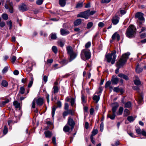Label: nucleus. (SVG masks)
Masks as SVG:
<instances>
[{
    "label": "nucleus",
    "instance_id": "1",
    "mask_svg": "<svg viewBox=\"0 0 146 146\" xmlns=\"http://www.w3.org/2000/svg\"><path fill=\"white\" fill-rule=\"evenodd\" d=\"M112 112L111 111H109L107 115V117L110 118L111 120L114 119L116 116V113L117 110L119 107V104L117 102H115L111 104Z\"/></svg>",
    "mask_w": 146,
    "mask_h": 146
},
{
    "label": "nucleus",
    "instance_id": "2",
    "mask_svg": "<svg viewBox=\"0 0 146 146\" xmlns=\"http://www.w3.org/2000/svg\"><path fill=\"white\" fill-rule=\"evenodd\" d=\"M136 29L133 25H130L127 28L126 33V36L128 38H132L135 37L136 34Z\"/></svg>",
    "mask_w": 146,
    "mask_h": 146
},
{
    "label": "nucleus",
    "instance_id": "3",
    "mask_svg": "<svg viewBox=\"0 0 146 146\" xmlns=\"http://www.w3.org/2000/svg\"><path fill=\"white\" fill-rule=\"evenodd\" d=\"M116 51L114 50L111 53L105 55V58L107 62L108 63L111 62L112 64L115 63L116 57Z\"/></svg>",
    "mask_w": 146,
    "mask_h": 146
},
{
    "label": "nucleus",
    "instance_id": "4",
    "mask_svg": "<svg viewBox=\"0 0 146 146\" xmlns=\"http://www.w3.org/2000/svg\"><path fill=\"white\" fill-rule=\"evenodd\" d=\"M143 14L140 12L137 13L135 15V17L137 19V24L139 27H142L143 23L144 22V18L143 17Z\"/></svg>",
    "mask_w": 146,
    "mask_h": 146
},
{
    "label": "nucleus",
    "instance_id": "5",
    "mask_svg": "<svg viewBox=\"0 0 146 146\" xmlns=\"http://www.w3.org/2000/svg\"><path fill=\"white\" fill-rule=\"evenodd\" d=\"M130 54V52H127L123 54L119 59V68L122 67L126 63L129 56Z\"/></svg>",
    "mask_w": 146,
    "mask_h": 146
},
{
    "label": "nucleus",
    "instance_id": "6",
    "mask_svg": "<svg viewBox=\"0 0 146 146\" xmlns=\"http://www.w3.org/2000/svg\"><path fill=\"white\" fill-rule=\"evenodd\" d=\"M80 56L82 59L84 60L89 59L91 57V53L90 50L87 49L82 50Z\"/></svg>",
    "mask_w": 146,
    "mask_h": 146
},
{
    "label": "nucleus",
    "instance_id": "7",
    "mask_svg": "<svg viewBox=\"0 0 146 146\" xmlns=\"http://www.w3.org/2000/svg\"><path fill=\"white\" fill-rule=\"evenodd\" d=\"M67 124L70 127V129L72 130L74 127L76 123L72 117H69Z\"/></svg>",
    "mask_w": 146,
    "mask_h": 146
},
{
    "label": "nucleus",
    "instance_id": "8",
    "mask_svg": "<svg viewBox=\"0 0 146 146\" xmlns=\"http://www.w3.org/2000/svg\"><path fill=\"white\" fill-rule=\"evenodd\" d=\"M36 100V103L38 106H41L44 103V99L43 98L39 97L37 99L35 98Z\"/></svg>",
    "mask_w": 146,
    "mask_h": 146
},
{
    "label": "nucleus",
    "instance_id": "9",
    "mask_svg": "<svg viewBox=\"0 0 146 146\" xmlns=\"http://www.w3.org/2000/svg\"><path fill=\"white\" fill-rule=\"evenodd\" d=\"M111 38L112 40H110V42L111 43L113 42V40H117L119 41V33L117 32H115L112 35Z\"/></svg>",
    "mask_w": 146,
    "mask_h": 146
},
{
    "label": "nucleus",
    "instance_id": "10",
    "mask_svg": "<svg viewBox=\"0 0 146 146\" xmlns=\"http://www.w3.org/2000/svg\"><path fill=\"white\" fill-rule=\"evenodd\" d=\"M111 82L112 84H117L119 82V79L116 75H113L111 79Z\"/></svg>",
    "mask_w": 146,
    "mask_h": 146
},
{
    "label": "nucleus",
    "instance_id": "11",
    "mask_svg": "<svg viewBox=\"0 0 146 146\" xmlns=\"http://www.w3.org/2000/svg\"><path fill=\"white\" fill-rule=\"evenodd\" d=\"M60 32V34L62 36L66 35L70 33L68 30L64 29H61Z\"/></svg>",
    "mask_w": 146,
    "mask_h": 146
},
{
    "label": "nucleus",
    "instance_id": "12",
    "mask_svg": "<svg viewBox=\"0 0 146 146\" xmlns=\"http://www.w3.org/2000/svg\"><path fill=\"white\" fill-rule=\"evenodd\" d=\"M6 3L5 5V7L6 9H9L8 5H9L10 7H13V3L12 2L10 1V0H7Z\"/></svg>",
    "mask_w": 146,
    "mask_h": 146
},
{
    "label": "nucleus",
    "instance_id": "13",
    "mask_svg": "<svg viewBox=\"0 0 146 146\" xmlns=\"http://www.w3.org/2000/svg\"><path fill=\"white\" fill-rule=\"evenodd\" d=\"M119 21V17L117 15L113 17L112 19V23L114 25H116Z\"/></svg>",
    "mask_w": 146,
    "mask_h": 146
},
{
    "label": "nucleus",
    "instance_id": "14",
    "mask_svg": "<svg viewBox=\"0 0 146 146\" xmlns=\"http://www.w3.org/2000/svg\"><path fill=\"white\" fill-rule=\"evenodd\" d=\"M66 48L67 53L68 55H69L74 52V51L72 48L70 46H67Z\"/></svg>",
    "mask_w": 146,
    "mask_h": 146
},
{
    "label": "nucleus",
    "instance_id": "15",
    "mask_svg": "<svg viewBox=\"0 0 146 146\" xmlns=\"http://www.w3.org/2000/svg\"><path fill=\"white\" fill-rule=\"evenodd\" d=\"M69 55L70 56L69 61L70 62L76 57L77 56V54L75 52H74Z\"/></svg>",
    "mask_w": 146,
    "mask_h": 146
},
{
    "label": "nucleus",
    "instance_id": "16",
    "mask_svg": "<svg viewBox=\"0 0 146 146\" xmlns=\"http://www.w3.org/2000/svg\"><path fill=\"white\" fill-rule=\"evenodd\" d=\"M19 8L20 11L23 12L26 11L27 10L26 5L24 4H22L19 6Z\"/></svg>",
    "mask_w": 146,
    "mask_h": 146
},
{
    "label": "nucleus",
    "instance_id": "17",
    "mask_svg": "<svg viewBox=\"0 0 146 146\" xmlns=\"http://www.w3.org/2000/svg\"><path fill=\"white\" fill-rule=\"evenodd\" d=\"M96 94L93 96L92 98V99L94 101H95L96 103H97L98 101L100 99V96L99 95H96Z\"/></svg>",
    "mask_w": 146,
    "mask_h": 146
},
{
    "label": "nucleus",
    "instance_id": "18",
    "mask_svg": "<svg viewBox=\"0 0 146 146\" xmlns=\"http://www.w3.org/2000/svg\"><path fill=\"white\" fill-rule=\"evenodd\" d=\"M60 88L58 86H54L53 88V92L54 94L57 93L59 92Z\"/></svg>",
    "mask_w": 146,
    "mask_h": 146
},
{
    "label": "nucleus",
    "instance_id": "19",
    "mask_svg": "<svg viewBox=\"0 0 146 146\" xmlns=\"http://www.w3.org/2000/svg\"><path fill=\"white\" fill-rule=\"evenodd\" d=\"M9 100L8 99H7L5 101L0 102V107H3L5 105L9 102Z\"/></svg>",
    "mask_w": 146,
    "mask_h": 146
},
{
    "label": "nucleus",
    "instance_id": "20",
    "mask_svg": "<svg viewBox=\"0 0 146 146\" xmlns=\"http://www.w3.org/2000/svg\"><path fill=\"white\" fill-rule=\"evenodd\" d=\"M103 90V88L101 86H100L97 91L95 93V94H97L100 96L101 93Z\"/></svg>",
    "mask_w": 146,
    "mask_h": 146
},
{
    "label": "nucleus",
    "instance_id": "21",
    "mask_svg": "<svg viewBox=\"0 0 146 146\" xmlns=\"http://www.w3.org/2000/svg\"><path fill=\"white\" fill-rule=\"evenodd\" d=\"M81 23L82 19H78L74 21V24L75 26H77L80 25Z\"/></svg>",
    "mask_w": 146,
    "mask_h": 146
},
{
    "label": "nucleus",
    "instance_id": "22",
    "mask_svg": "<svg viewBox=\"0 0 146 146\" xmlns=\"http://www.w3.org/2000/svg\"><path fill=\"white\" fill-rule=\"evenodd\" d=\"M45 137H46L50 138L52 136V133L51 132L49 131H45L44 133Z\"/></svg>",
    "mask_w": 146,
    "mask_h": 146
},
{
    "label": "nucleus",
    "instance_id": "23",
    "mask_svg": "<svg viewBox=\"0 0 146 146\" xmlns=\"http://www.w3.org/2000/svg\"><path fill=\"white\" fill-rule=\"evenodd\" d=\"M67 124H66L63 127V130L65 132H68L70 129V128Z\"/></svg>",
    "mask_w": 146,
    "mask_h": 146
},
{
    "label": "nucleus",
    "instance_id": "24",
    "mask_svg": "<svg viewBox=\"0 0 146 146\" xmlns=\"http://www.w3.org/2000/svg\"><path fill=\"white\" fill-rule=\"evenodd\" d=\"M66 0H59V4L61 7H64L66 3Z\"/></svg>",
    "mask_w": 146,
    "mask_h": 146
},
{
    "label": "nucleus",
    "instance_id": "25",
    "mask_svg": "<svg viewBox=\"0 0 146 146\" xmlns=\"http://www.w3.org/2000/svg\"><path fill=\"white\" fill-rule=\"evenodd\" d=\"M59 62L62 66H64L66 64H67L68 63V61L67 60H66V59H63L62 60L60 61Z\"/></svg>",
    "mask_w": 146,
    "mask_h": 146
},
{
    "label": "nucleus",
    "instance_id": "26",
    "mask_svg": "<svg viewBox=\"0 0 146 146\" xmlns=\"http://www.w3.org/2000/svg\"><path fill=\"white\" fill-rule=\"evenodd\" d=\"M84 12H81L77 15V17L83 18L86 19V16H85Z\"/></svg>",
    "mask_w": 146,
    "mask_h": 146
},
{
    "label": "nucleus",
    "instance_id": "27",
    "mask_svg": "<svg viewBox=\"0 0 146 146\" xmlns=\"http://www.w3.org/2000/svg\"><path fill=\"white\" fill-rule=\"evenodd\" d=\"M8 85V82L5 80H3L1 83V85L4 87H7Z\"/></svg>",
    "mask_w": 146,
    "mask_h": 146
},
{
    "label": "nucleus",
    "instance_id": "28",
    "mask_svg": "<svg viewBox=\"0 0 146 146\" xmlns=\"http://www.w3.org/2000/svg\"><path fill=\"white\" fill-rule=\"evenodd\" d=\"M50 36L51 40H55L57 38L56 34L55 33H52Z\"/></svg>",
    "mask_w": 146,
    "mask_h": 146
},
{
    "label": "nucleus",
    "instance_id": "29",
    "mask_svg": "<svg viewBox=\"0 0 146 146\" xmlns=\"http://www.w3.org/2000/svg\"><path fill=\"white\" fill-rule=\"evenodd\" d=\"M119 77L123 78L126 80H129V78L128 76L123 74H119Z\"/></svg>",
    "mask_w": 146,
    "mask_h": 146
},
{
    "label": "nucleus",
    "instance_id": "30",
    "mask_svg": "<svg viewBox=\"0 0 146 146\" xmlns=\"http://www.w3.org/2000/svg\"><path fill=\"white\" fill-rule=\"evenodd\" d=\"M85 13V15L86 16V19H87L88 18V17L90 16V9L87 10L86 11H84Z\"/></svg>",
    "mask_w": 146,
    "mask_h": 146
},
{
    "label": "nucleus",
    "instance_id": "31",
    "mask_svg": "<svg viewBox=\"0 0 146 146\" xmlns=\"http://www.w3.org/2000/svg\"><path fill=\"white\" fill-rule=\"evenodd\" d=\"M13 104L15 106V108H19L20 107V104L17 101H15L13 102Z\"/></svg>",
    "mask_w": 146,
    "mask_h": 146
},
{
    "label": "nucleus",
    "instance_id": "32",
    "mask_svg": "<svg viewBox=\"0 0 146 146\" xmlns=\"http://www.w3.org/2000/svg\"><path fill=\"white\" fill-rule=\"evenodd\" d=\"M82 101V104H84L86 103V101L85 100V97L84 95L83 94H81V96Z\"/></svg>",
    "mask_w": 146,
    "mask_h": 146
},
{
    "label": "nucleus",
    "instance_id": "33",
    "mask_svg": "<svg viewBox=\"0 0 146 146\" xmlns=\"http://www.w3.org/2000/svg\"><path fill=\"white\" fill-rule=\"evenodd\" d=\"M52 50L55 54H56L57 53L58 49L56 46H53L52 47Z\"/></svg>",
    "mask_w": 146,
    "mask_h": 146
},
{
    "label": "nucleus",
    "instance_id": "34",
    "mask_svg": "<svg viewBox=\"0 0 146 146\" xmlns=\"http://www.w3.org/2000/svg\"><path fill=\"white\" fill-rule=\"evenodd\" d=\"M135 70L137 73H139L142 71L143 69L142 68H139L137 66Z\"/></svg>",
    "mask_w": 146,
    "mask_h": 146
},
{
    "label": "nucleus",
    "instance_id": "35",
    "mask_svg": "<svg viewBox=\"0 0 146 146\" xmlns=\"http://www.w3.org/2000/svg\"><path fill=\"white\" fill-rule=\"evenodd\" d=\"M31 80L29 82L28 85V88H30L32 86L33 81V77L31 78Z\"/></svg>",
    "mask_w": 146,
    "mask_h": 146
},
{
    "label": "nucleus",
    "instance_id": "36",
    "mask_svg": "<svg viewBox=\"0 0 146 146\" xmlns=\"http://www.w3.org/2000/svg\"><path fill=\"white\" fill-rule=\"evenodd\" d=\"M98 133V130L97 129H94L92 131V134L91 136H94Z\"/></svg>",
    "mask_w": 146,
    "mask_h": 146
},
{
    "label": "nucleus",
    "instance_id": "37",
    "mask_svg": "<svg viewBox=\"0 0 146 146\" xmlns=\"http://www.w3.org/2000/svg\"><path fill=\"white\" fill-rule=\"evenodd\" d=\"M2 17L5 20H7L8 18V15L5 13L3 14L2 15Z\"/></svg>",
    "mask_w": 146,
    "mask_h": 146
},
{
    "label": "nucleus",
    "instance_id": "38",
    "mask_svg": "<svg viewBox=\"0 0 146 146\" xmlns=\"http://www.w3.org/2000/svg\"><path fill=\"white\" fill-rule=\"evenodd\" d=\"M134 83L136 85H139L141 84V82L139 79H137L134 80Z\"/></svg>",
    "mask_w": 146,
    "mask_h": 146
},
{
    "label": "nucleus",
    "instance_id": "39",
    "mask_svg": "<svg viewBox=\"0 0 146 146\" xmlns=\"http://www.w3.org/2000/svg\"><path fill=\"white\" fill-rule=\"evenodd\" d=\"M111 84V81L110 80L108 81H107L105 85V88H107L108 87H109L110 86Z\"/></svg>",
    "mask_w": 146,
    "mask_h": 146
},
{
    "label": "nucleus",
    "instance_id": "40",
    "mask_svg": "<svg viewBox=\"0 0 146 146\" xmlns=\"http://www.w3.org/2000/svg\"><path fill=\"white\" fill-rule=\"evenodd\" d=\"M25 92V89L23 87H20V90H19V93L21 94H23Z\"/></svg>",
    "mask_w": 146,
    "mask_h": 146
},
{
    "label": "nucleus",
    "instance_id": "41",
    "mask_svg": "<svg viewBox=\"0 0 146 146\" xmlns=\"http://www.w3.org/2000/svg\"><path fill=\"white\" fill-rule=\"evenodd\" d=\"M57 107H56L55 106H53L52 109V117H53L55 114V112L56 110V108Z\"/></svg>",
    "mask_w": 146,
    "mask_h": 146
},
{
    "label": "nucleus",
    "instance_id": "42",
    "mask_svg": "<svg viewBox=\"0 0 146 146\" xmlns=\"http://www.w3.org/2000/svg\"><path fill=\"white\" fill-rule=\"evenodd\" d=\"M93 25V23L92 22H89L87 25V29H89Z\"/></svg>",
    "mask_w": 146,
    "mask_h": 146
},
{
    "label": "nucleus",
    "instance_id": "43",
    "mask_svg": "<svg viewBox=\"0 0 146 146\" xmlns=\"http://www.w3.org/2000/svg\"><path fill=\"white\" fill-rule=\"evenodd\" d=\"M127 119L130 122H131L134 121V119L132 116H129L127 117Z\"/></svg>",
    "mask_w": 146,
    "mask_h": 146
},
{
    "label": "nucleus",
    "instance_id": "44",
    "mask_svg": "<svg viewBox=\"0 0 146 146\" xmlns=\"http://www.w3.org/2000/svg\"><path fill=\"white\" fill-rule=\"evenodd\" d=\"M131 103L130 102H128L125 104V107L128 108H130L131 106Z\"/></svg>",
    "mask_w": 146,
    "mask_h": 146
},
{
    "label": "nucleus",
    "instance_id": "45",
    "mask_svg": "<svg viewBox=\"0 0 146 146\" xmlns=\"http://www.w3.org/2000/svg\"><path fill=\"white\" fill-rule=\"evenodd\" d=\"M8 132V128L6 126H5L4 127V129L3 130V133L4 135H6Z\"/></svg>",
    "mask_w": 146,
    "mask_h": 146
},
{
    "label": "nucleus",
    "instance_id": "46",
    "mask_svg": "<svg viewBox=\"0 0 146 146\" xmlns=\"http://www.w3.org/2000/svg\"><path fill=\"white\" fill-rule=\"evenodd\" d=\"M129 114V110L127 109H125L124 112V116H127Z\"/></svg>",
    "mask_w": 146,
    "mask_h": 146
},
{
    "label": "nucleus",
    "instance_id": "47",
    "mask_svg": "<svg viewBox=\"0 0 146 146\" xmlns=\"http://www.w3.org/2000/svg\"><path fill=\"white\" fill-rule=\"evenodd\" d=\"M75 102V99L74 98H72L70 100V103L72 106H73L74 105Z\"/></svg>",
    "mask_w": 146,
    "mask_h": 146
},
{
    "label": "nucleus",
    "instance_id": "48",
    "mask_svg": "<svg viewBox=\"0 0 146 146\" xmlns=\"http://www.w3.org/2000/svg\"><path fill=\"white\" fill-rule=\"evenodd\" d=\"M68 114H70L72 115H74V111L72 110H68Z\"/></svg>",
    "mask_w": 146,
    "mask_h": 146
},
{
    "label": "nucleus",
    "instance_id": "49",
    "mask_svg": "<svg viewBox=\"0 0 146 146\" xmlns=\"http://www.w3.org/2000/svg\"><path fill=\"white\" fill-rule=\"evenodd\" d=\"M120 13L122 15L125 14L126 13V11L125 10V9H122L121 8L120 9Z\"/></svg>",
    "mask_w": 146,
    "mask_h": 146
},
{
    "label": "nucleus",
    "instance_id": "50",
    "mask_svg": "<svg viewBox=\"0 0 146 146\" xmlns=\"http://www.w3.org/2000/svg\"><path fill=\"white\" fill-rule=\"evenodd\" d=\"M7 25H9V29L11 30L12 28V23L11 21H10L9 22L7 23Z\"/></svg>",
    "mask_w": 146,
    "mask_h": 146
},
{
    "label": "nucleus",
    "instance_id": "51",
    "mask_svg": "<svg viewBox=\"0 0 146 146\" xmlns=\"http://www.w3.org/2000/svg\"><path fill=\"white\" fill-rule=\"evenodd\" d=\"M43 1V0H37L36 3L38 5H40L42 3Z\"/></svg>",
    "mask_w": 146,
    "mask_h": 146
},
{
    "label": "nucleus",
    "instance_id": "52",
    "mask_svg": "<svg viewBox=\"0 0 146 146\" xmlns=\"http://www.w3.org/2000/svg\"><path fill=\"white\" fill-rule=\"evenodd\" d=\"M83 3H77L76 6V8H81L83 6Z\"/></svg>",
    "mask_w": 146,
    "mask_h": 146
},
{
    "label": "nucleus",
    "instance_id": "53",
    "mask_svg": "<svg viewBox=\"0 0 146 146\" xmlns=\"http://www.w3.org/2000/svg\"><path fill=\"white\" fill-rule=\"evenodd\" d=\"M91 43L90 42H88L86 43L85 45V47L86 49L88 48L90 46Z\"/></svg>",
    "mask_w": 146,
    "mask_h": 146
},
{
    "label": "nucleus",
    "instance_id": "54",
    "mask_svg": "<svg viewBox=\"0 0 146 146\" xmlns=\"http://www.w3.org/2000/svg\"><path fill=\"white\" fill-rule=\"evenodd\" d=\"M36 102V100L34 99L33 100L32 103V107L33 108H35V103Z\"/></svg>",
    "mask_w": 146,
    "mask_h": 146
},
{
    "label": "nucleus",
    "instance_id": "55",
    "mask_svg": "<svg viewBox=\"0 0 146 146\" xmlns=\"http://www.w3.org/2000/svg\"><path fill=\"white\" fill-rule=\"evenodd\" d=\"M8 69V66H5V67L3 69V70L2 72L3 73H5L6 72Z\"/></svg>",
    "mask_w": 146,
    "mask_h": 146
},
{
    "label": "nucleus",
    "instance_id": "56",
    "mask_svg": "<svg viewBox=\"0 0 146 146\" xmlns=\"http://www.w3.org/2000/svg\"><path fill=\"white\" fill-rule=\"evenodd\" d=\"M52 142L53 144L55 145H56V139L55 137H53L52 138Z\"/></svg>",
    "mask_w": 146,
    "mask_h": 146
},
{
    "label": "nucleus",
    "instance_id": "57",
    "mask_svg": "<svg viewBox=\"0 0 146 146\" xmlns=\"http://www.w3.org/2000/svg\"><path fill=\"white\" fill-rule=\"evenodd\" d=\"M116 66L117 67V69L115 70V72L116 74H118L119 72V62L117 61V63Z\"/></svg>",
    "mask_w": 146,
    "mask_h": 146
},
{
    "label": "nucleus",
    "instance_id": "58",
    "mask_svg": "<svg viewBox=\"0 0 146 146\" xmlns=\"http://www.w3.org/2000/svg\"><path fill=\"white\" fill-rule=\"evenodd\" d=\"M104 24L102 22H100L98 24V25L100 27L102 28L104 26Z\"/></svg>",
    "mask_w": 146,
    "mask_h": 146
},
{
    "label": "nucleus",
    "instance_id": "59",
    "mask_svg": "<svg viewBox=\"0 0 146 146\" xmlns=\"http://www.w3.org/2000/svg\"><path fill=\"white\" fill-rule=\"evenodd\" d=\"M56 104H57V107L59 108H60L61 107L62 103H61V102L60 101H58L56 103Z\"/></svg>",
    "mask_w": 146,
    "mask_h": 146
},
{
    "label": "nucleus",
    "instance_id": "60",
    "mask_svg": "<svg viewBox=\"0 0 146 146\" xmlns=\"http://www.w3.org/2000/svg\"><path fill=\"white\" fill-rule=\"evenodd\" d=\"M16 59V57L15 56H13L11 58V62L13 63H14Z\"/></svg>",
    "mask_w": 146,
    "mask_h": 146
},
{
    "label": "nucleus",
    "instance_id": "61",
    "mask_svg": "<svg viewBox=\"0 0 146 146\" xmlns=\"http://www.w3.org/2000/svg\"><path fill=\"white\" fill-rule=\"evenodd\" d=\"M58 43L60 46L62 47L64 44V42H63L62 41H59Z\"/></svg>",
    "mask_w": 146,
    "mask_h": 146
},
{
    "label": "nucleus",
    "instance_id": "62",
    "mask_svg": "<svg viewBox=\"0 0 146 146\" xmlns=\"http://www.w3.org/2000/svg\"><path fill=\"white\" fill-rule=\"evenodd\" d=\"M136 132L138 134H141V130L140 129V128H138L136 129H135Z\"/></svg>",
    "mask_w": 146,
    "mask_h": 146
},
{
    "label": "nucleus",
    "instance_id": "63",
    "mask_svg": "<svg viewBox=\"0 0 146 146\" xmlns=\"http://www.w3.org/2000/svg\"><path fill=\"white\" fill-rule=\"evenodd\" d=\"M111 0H102L101 3H109Z\"/></svg>",
    "mask_w": 146,
    "mask_h": 146
},
{
    "label": "nucleus",
    "instance_id": "64",
    "mask_svg": "<svg viewBox=\"0 0 146 146\" xmlns=\"http://www.w3.org/2000/svg\"><path fill=\"white\" fill-rule=\"evenodd\" d=\"M141 134L143 136L146 137V132L143 129L141 130Z\"/></svg>",
    "mask_w": 146,
    "mask_h": 146
}]
</instances>
